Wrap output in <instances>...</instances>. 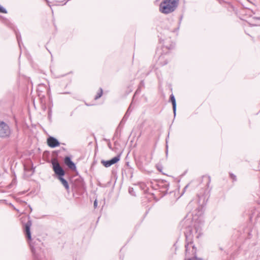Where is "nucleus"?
<instances>
[{
    "mask_svg": "<svg viewBox=\"0 0 260 260\" xmlns=\"http://www.w3.org/2000/svg\"><path fill=\"white\" fill-rule=\"evenodd\" d=\"M58 179L61 182L62 184L64 186L65 188L68 190L69 189V186L68 182L63 178V176L58 177Z\"/></svg>",
    "mask_w": 260,
    "mask_h": 260,
    "instance_id": "10",
    "label": "nucleus"
},
{
    "mask_svg": "<svg viewBox=\"0 0 260 260\" xmlns=\"http://www.w3.org/2000/svg\"><path fill=\"white\" fill-rule=\"evenodd\" d=\"M64 163L71 170H75L76 169L75 164L71 160L69 157H66Z\"/></svg>",
    "mask_w": 260,
    "mask_h": 260,
    "instance_id": "9",
    "label": "nucleus"
},
{
    "mask_svg": "<svg viewBox=\"0 0 260 260\" xmlns=\"http://www.w3.org/2000/svg\"><path fill=\"white\" fill-rule=\"evenodd\" d=\"M47 143L48 146L51 148H55L59 146L58 141L56 139L51 137L47 139Z\"/></svg>",
    "mask_w": 260,
    "mask_h": 260,
    "instance_id": "8",
    "label": "nucleus"
},
{
    "mask_svg": "<svg viewBox=\"0 0 260 260\" xmlns=\"http://www.w3.org/2000/svg\"><path fill=\"white\" fill-rule=\"evenodd\" d=\"M17 39L18 42V43L20 44L19 39L20 38V36H19L18 35H16Z\"/></svg>",
    "mask_w": 260,
    "mask_h": 260,
    "instance_id": "21",
    "label": "nucleus"
},
{
    "mask_svg": "<svg viewBox=\"0 0 260 260\" xmlns=\"http://www.w3.org/2000/svg\"><path fill=\"white\" fill-rule=\"evenodd\" d=\"M94 207L96 208L98 206V201L96 200H95L93 203Z\"/></svg>",
    "mask_w": 260,
    "mask_h": 260,
    "instance_id": "20",
    "label": "nucleus"
},
{
    "mask_svg": "<svg viewBox=\"0 0 260 260\" xmlns=\"http://www.w3.org/2000/svg\"><path fill=\"white\" fill-rule=\"evenodd\" d=\"M31 225V222L30 221H27L24 225V231L25 233L26 237L27 239L29 241L31 240V233L30 230Z\"/></svg>",
    "mask_w": 260,
    "mask_h": 260,
    "instance_id": "7",
    "label": "nucleus"
},
{
    "mask_svg": "<svg viewBox=\"0 0 260 260\" xmlns=\"http://www.w3.org/2000/svg\"><path fill=\"white\" fill-rule=\"evenodd\" d=\"M204 180L207 182L206 186L208 188L211 181V178L210 176H203Z\"/></svg>",
    "mask_w": 260,
    "mask_h": 260,
    "instance_id": "13",
    "label": "nucleus"
},
{
    "mask_svg": "<svg viewBox=\"0 0 260 260\" xmlns=\"http://www.w3.org/2000/svg\"><path fill=\"white\" fill-rule=\"evenodd\" d=\"M156 54L159 56L158 57V62L161 65H165L167 63V61L166 60V57L167 56L166 53L165 54H161V50L157 49L156 51Z\"/></svg>",
    "mask_w": 260,
    "mask_h": 260,
    "instance_id": "6",
    "label": "nucleus"
},
{
    "mask_svg": "<svg viewBox=\"0 0 260 260\" xmlns=\"http://www.w3.org/2000/svg\"><path fill=\"white\" fill-rule=\"evenodd\" d=\"M11 130L8 124L0 121V137L7 138L10 136Z\"/></svg>",
    "mask_w": 260,
    "mask_h": 260,
    "instance_id": "3",
    "label": "nucleus"
},
{
    "mask_svg": "<svg viewBox=\"0 0 260 260\" xmlns=\"http://www.w3.org/2000/svg\"><path fill=\"white\" fill-rule=\"evenodd\" d=\"M0 12L3 13H7V11L6 10V9H5L4 7H2L0 5Z\"/></svg>",
    "mask_w": 260,
    "mask_h": 260,
    "instance_id": "16",
    "label": "nucleus"
},
{
    "mask_svg": "<svg viewBox=\"0 0 260 260\" xmlns=\"http://www.w3.org/2000/svg\"><path fill=\"white\" fill-rule=\"evenodd\" d=\"M120 155H117L109 160H103L101 161V163L104 165V167L108 168L120 160Z\"/></svg>",
    "mask_w": 260,
    "mask_h": 260,
    "instance_id": "4",
    "label": "nucleus"
},
{
    "mask_svg": "<svg viewBox=\"0 0 260 260\" xmlns=\"http://www.w3.org/2000/svg\"><path fill=\"white\" fill-rule=\"evenodd\" d=\"M103 94V90L102 88L100 89L99 92L97 93L95 97V99L97 100L101 98Z\"/></svg>",
    "mask_w": 260,
    "mask_h": 260,
    "instance_id": "15",
    "label": "nucleus"
},
{
    "mask_svg": "<svg viewBox=\"0 0 260 260\" xmlns=\"http://www.w3.org/2000/svg\"><path fill=\"white\" fill-rule=\"evenodd\" d=\"M171 101L173 105V109L174 113V114H176V100L175 99L174 96L173 94H171L170 96Z\"/></svg>",
    "mask_w": 260,
    "mask_h": 260,
    "instance_id": "11",
    "label": "nucleus"
},
{
    "mask_svg": "<svg viewBox=\"0 0 260 260\" xmlns=\"http://www.w3.org/2000/svg\"><path fill=\"white\" fill-rule=\"evenodd\" d=\"M168 146L167 145L166 146V155H168Z\"/></svg>",
    "mask_w": 260,
    "mask_h": 260,
    "instance_id": "22",
    "label": "nucleus"
},
{
    "mask_svg": "<svg viewBox=\"0 0 260 260\" xmlns=\"http://www.w3.org/2000/svg\"><path fill=\"white\" fill-rule=\"evenodd\" d=\"M188 184H187V185H186L185 186V187H184V188L183 189V190L182 193L181 194H180V197H181V196H182L184 193V192H185V190H186V188L188 187Z\"/></svg>",
    "mask_w": 260,
    "mask_h": 260,
    "instance_id": "18",
    "label": "nucleus"
},
{
    "mask_svg": "<svg viewBox=\"0 0 260 260\" xmlns=\"http://www.w3.org/2000/svg\"><path fill=\"white\" fill-rule=\"evenodd\" d=\"M162 49H166H166H169V48H168V47H167V46H164V47H162Z\"/></svg>",
    "mask_w": 260,
    "mask_h": 260,
    "instance_id": "23",
    "label": "nucleus"
},
{
    "mask_svg": "<svg viewBox=\"0 0 260 260\" xmlns=\"http://www.w3.org/2000/svg\"><path fill=\"white\" fill-rule=\"evenodd\" d=\"M128 191H129V193L133 195V196H135V193H134V189L133 188H131V187H129V189H128Z\"/></svg>",
    "mask_w": 260,
    "mask_h": 260,
    "instance_id": "17",
    "label": "nucleus"
},
{
    "mask_svg": "<svg viewBox=\"0 0 260 260\" xmlns=\"http://www.w3.org/2000/svg\"><path fill=\"white\" fill-rule=\"evenodd\" d=\"M29 244H30V246L32 252L33 253V254L34 255H36L37 254V248L35 247L34 243H30V242Z\"/></svg>",
    "mask_w": 260,
    "mask_h": 260,
    "instance_id": "12",
    "label": "nucleus"
},
{
    "mask_svg": "<svg viewBox=\"0 0 260 260\" xmlns=\"http://www.w3.org/2000/svg\"><path fill=\"white\" fill-rule=\"evenodd\" d=\"M129 108H130V107L128 108V110H127V111H126V114H125V116L126 115H127V114H128V111H129Z\"/></svg>",
    "mask_w": 260,
    "mask_h": 260,
    "instance_id": "24",
    "label": "nucleus"
},
{
    "mask_svg": "<svg viewBox=\"0 0 260 260\" xmlns=\"http://www.w3.org/2000/svg\"><path fill=\"white\" fill-rule=\"evenodd\" d=\"M179 0H162L159 5V11L164 14L173 12L176 9Z\"/></svg>",
    "mask_w": 260,
    "mask_h": 260,
    "instance_id": "2",
    "label": "nucleus"
},
{
    "mask_svg": "<svg viewBox=\"0 0 260 260\" xmlns=\"http://www.w3.org/2000/svg\"><path fill=\"white\" fill-rule=\"evenodd\" d=\"M203 207H199L194 211L192 214V221L193 222V229L188 227L185 232L186 237L185 258V260H201L196 257L197 249L193 244V231L195 236L199 238L201 235V228L203 224L202 215L203 214Z\"/></svg>",
    "mask_w": 260,
    "mask_h": 260,
    "instance_id": "1",
    "label": "nucleus"
},
{
    "mask_svg": "<svg viewBox=\"0 0 260 260\" xmlns=\"http://www.w3.org/2000/svg\"><path fill=\"white\" fill-rule=\"evenodd\" d=\"M52 165L55 173L59 176H63L64 175V171L57 162H53Z\"/></svg>",
    "mask_w": 260,
    "mask_h": 260,
    "instance_id": "5",
    "label": "nucleus"
},
{
    "mask_svg": "<svg viewBox=\"0 0 260 260\" xmlns=\"http://www.w3.org/2000/svg\"><path fill=\"white\" fill-rule=\"evenodd\" d=\"M230 176L234 181L236 180V176L235 175H234L233 174H230Z\"/></svg>",
    "mask_w": 260,
    "mask_h": 260,
    "instance_id": "19",
    "label": "nucleus"
},
{
    "mask_svg": "<svg viewBox=\"0 0 260 260\" xmlns=\"http://www.w3.org/2000/svg\"><path fill=\"white\" fill-rule=\"evenodd\" d=\"M155 167L159 172L162 173L163 166L161 164L157 163Z\"/></svg>",
    "mask_w": 260,
    "mask_h": 260,
    "instance_id": "14",
    "label": "nucleus"
}]
</instances>
